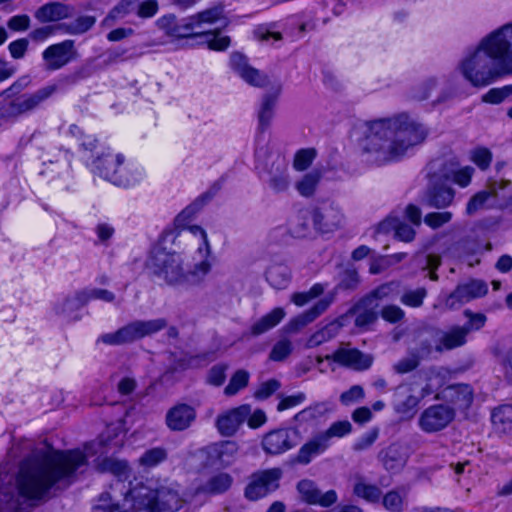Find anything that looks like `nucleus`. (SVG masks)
I'll list each match as a JSON object with an SVG mask.
<instances>
[{
	"mask_svg": "<svg viewBox=\"0 0 512 512\" xmlns=\"http://www.w3.org/2000/svg\"><path fill=\"white\" fill-rule=\"evenodd\" d=\"M187 233L193 236L197 242L196 253L198 260L190 270L184 271L182 287L200 286L204 283L212 268L209 261L210 245L206 232L200 226L193 225L188 227Z\"/></svg>",
	"mask_w": 512,
	"mask_h": 512,
	"instance_id": "8",
	"label": "nucleus"
},
{
	"mask_svg": "<svg viewBox=\"0 0 512 512\" xmlns=\"http://www.w3.org/2000/svg\"><path fill=\"white\" fill-rule=\"evenodd\" d=\"M512 94V85H506L501 88L490 89L483 95L482 100L486 103L499 104Z\"/></svg>",
	"mask_w": 512,
	"mask_h": 512,
	"instance_id": "57",
	"label": "nucleus"
},
{
	"mask_svg": "<svg viewBox=\"0 0 512 512\" xmlns=\"http://www.w3.org/2000/svg\"><path fill=\"white\" fill-rule=\"evenodd\" d=\"M488 291L487 285L480 280H471L464 284H459L445 300V306L448 309H457L461 305L484 296Z\"/></svg>",
	"mask_w": 512,
	"mask_h": 512,
	"instance_id": "19",
	"label": "nucleus"
},
{
	"mask_svg": "<svg viewBox=\"0 0 512 512\" xmlns=\"http://www.w3.org/2000/svg\"><path fill=\"white\" fill-rule=\"evenodd\" d=\"M198 36L205 37V41L207 42L208 47L212 50L222 51L227 49L230 45V38L228 36H221L218 32L200 33Z\"/></svg>",
	"mask_w": 512,
	"mask_h": 512,
	"instance_id": "54",
	"label": "nucleus"
},
{
	"mask_svg": "<svg viewBox=\"0 0 512 512\" xmlns=\"http://www.w3.org/2000/svg\"><path fill=\"white\" fill-rule=\"evenodd\" d=\"M282 475L283 471L278 467L254 472L249 477L248 484L244 489L245 498L257 501L276 491L279 488Z\"/></svg>",
	"mask_w": 512,
	"mask_h": 512,
	"instance_id": "12",
	"label": "nucleus"
},
{
	"mask_svg": "<svg viewBox=\"0 0 512 512\" xmlns=\"http://www.w3.org/2000/svg\"><path fill=\"white\" fill-rule=\"evenodd\" d=\"M471 160L482 170L489 167L492 161V153L487 148H476L471 152Z\"/></svg>",
	"mask_w": 512,
	"mask_h": 512,
	"instance_id": "61",
	"label": "nucleus"
},
{
	"mask_svg": "<svg viewBox=\"0 0 512 512\" xmlns=\"http://www.w3.org/2000/svg\"><path fill=\"white\" fill-rule=\"evenodd\" d=\"M56 91V86L43 87L31 94H23L15 98L0 99V118L7 122L16 120L21 115L37 109Z\"/></svg>",
	"mask_w": 512,
	"mask_h": 512,
	"instance_id": "9",
	"label": "nucleus"
},
{
	"mask_svg": "<svg viewBox=\"0 0 512 512\" xmlns=\"http://www.w3.org/2000/svg\"><path fill=\"white\" fill-rule=\"evenodd\" d=\"M280 388V382L276 379H270L260 384L258 389L254 392V397L259 400H264L270 397Z\"/></svg>",
	"mask_w": 512,
	"mask_h": 512,
	"instance_id": "62",
	"label": "nucleus"
},
{
	"mask_svg": "<svg viewBox=\"0 0 512 512\" xmlns=\"http://www.w3.org/2000/svg\"><path fill=\"white\" fill-rule=\"evenodd\" d=\"M45 62V69L54 71L61 69L77 57L75 41L71 39L64 40L47 47L42 53Z\"/></svg>",
	"mask_w": 512,
	"mask_h": 512,
	"instance_id": "17",
	"label": "nucleus"
},
{
	"mask_svg": "<svg viewBox=\"0 0 512 512\" xmlns=\"http://www.w3.org/2000/svg\"><path fill=\"white\" fill-rule=\"evenodd\" d=\"M293 352V343L288 338H281L272 347L269 359L274 362L286 360Z\"/></svg>",
	"mask_w": 512,
	"mask_h": 512,
	"instance_id": "49",
	"label": "nucleus"
},
{
	"mask_svg": "<svg viewBox=\"0 0 512 512\" xmlns=\"http://www.w3.org/2000/svg\"><path fill=\"white\" fill-rule=\"evenodd\" d=\"M286 313L283 308L276 307L269 313L258 319L250 328V333L253 336L262 335L274 327H276L285 317Z\"/></svg>",
	"mask_w": 512,
	"mask_h": 512,
	"instance_id": "34",
	"label": "nucleus"
},
{
	"mask_svg": "<svg viewBox=\"0 0 512 512\" xmlns=\"http://www.w3.org/2000/svg\"><path fill=\"white\" fill-rule=\"evenodd\" d=\"M353 493L369 503H378L382 497L381 489L374 484L368 483L361 475L355 476Z\"/></svg>",
	"mask_w": 512,
	"mask_h": 512,
	"instance_id": "39",
	"label": "nucleus"
},
{
	"mask_svg": "<svg viewBox=\"0 0 512 512\" xmlns=\"http://www.w3.org/2000/svg\"><path fill=\"white\" fill-rule=\"evenodd\" d=\"M281 92V86H278L274 93L266 94L258 112L259 129L263 132L271 124L274 116V109L276 106L277 98Z\"/></svg>",
	"mask_w": 512,
	"mask_h": 512,
	"instance_id": "36",
	"label": "nucleus"
},
{
	"mask_svg": "<svg viewBox=\"0 0 512 512\" xmlns=\"http://www.w3.org/2000/svg\"><path fill=\"white\" fill-rule=\"evenodd\" d=\"M233 483V477L225 472H220L210 477L203 485L202 490L210 494H222L226 492Z\"/></svg>",
	"mask_w": 512,
	"mask_h": 512,
	"instance_id": "43",
	"label": "nucleus"
},
{
	"mask_svg": "<svg viewBox=\"0 0 512 512\" xmlns=\"http://www.w3.org/2000/svg\"><path fill=\"white\" fill-rule=\"evenodd\" d=\"M312 219L315 227L322 232H331L340 228L344 222V214L334 204L324 205L314 210Z\"/></svg>",
	"mask_w": 512,
	"mask_h": 512,
	"instance_id": "22",
	"label": "nucleus"
},
{
	"mask_svg": "<svg viewBox=\"0 0 512 512\" xmlns=\"http://www.w3.org/2000/svg\"><path fill=\"white\" fill-rule=\"evenodd\" d=\"M453 199L454 190L451 187L433 183L425 194L424 202L429 207L441 209L449 206Z\"/></svg>",
	"mask_w": 512,
	"mask_h": 512,
	"instance_id": "32",
	"label": "nucleus"
},
{
	"mask_svg": "<svg viewBox=\"0 0 512 512\" xmlns=\"http://www.w3.org/2000/svg\"><path fill=\"white\" fill-rule=\"evenodd\" d=\"M420 362L421 361L417 356L409 351L407 357L400 359L393 365V370L397 374H406L415 370L419 366Z\"/></svg>",
	"mask_w": 512,
	"mask_h": 512,
	"instance_id": "55",
	"label": "nucleus"
},
{
	"mask_svg": "<svg viewBox=\"0 0 512 512\" xmlns=\"http://www.w3.org/2000/svg\"><path fill=\"white\" fill-rule=\"evenodd\" d=\"M359 282V275L356 270L346 269L341 276L338 287L342 289L353 290L358 286Z\"/></svg>",
	"mask_w": 512,
	"mask_h": 512,
	"instance_id": "64",
	"label": "nucleus"
},
{
	"mask_svg": "<svg viewBox=\"0 0 512 512\" xmlns=\"http://www.w3.org/2000/svg\"><path fill=\"white\" fill-rule=\"evenodd\" d=\"M352 431V425L349 421H336L330 425V427L324 431L319 433L323 441L326 443L327 447L330 446V441L332 438H342L348 435Z\"/></svg>",
	"mask_w": 512,
	"mask_h": 512,
	"instance_id": "47",
	"label": "nucleus"
},
{
	"mask_svg": "<svg viewBox=\"0 0 512 512\" xmlns=\"http://www.w3.org/2000/svg\"><path fill=\"white\" fill-rule=\"evenodd\" d=\"M266 280L276 289H284L291 281V271L283 263L271 264L266 270Z\"/></svg>",
	"mask_w": 512,
	"mask_h": 512,
	"instance_id": "37",
	"label": "nucleus"
},
{
	"mask_svg": "<svg viewBox=\"0 0 512 512\" xmlns=\"http://www.w3.org/2000/svg\"><path fill=\"white\" fill-rule=\"evenodd\" d=\"M123 162L124 157L121 154H102L94 160L93 170L97 175L114 185L126 187L131 184V179L124 173Z\"/></svg>",
	"mask_w": 512,
	"mask_h": 512,
	"instance_id": "13",
	"label": "nucleus"
},
{
	"mask_svg": "<svg viewBox=\"0 0 512 512\" xmlns=\"http://www.w3.org/2000/svg\"><path fill=\"white\" fill-rule=\"evenodd\" d=\"M100 470L109 472L115 476V480L110 485V491L107 492L110 500L117 502V506L121 508L122 502L126 498V494L137 483H143L134 478L131 480L132 471L127 461L114 458H105L100 464Z\"/></svg>",
	"mask_w": 512,
	"mask_h": 512,
	"instance_id": "10",
	"label": "nucleus"
},
{
	"mask_svg": "<svg viewBox=\"0 0 512 512\" xmlns=\"http://www.w3.org/2000/svg\"><path fill=\"white\" fill-rule=\"evenodd\" d=\"M74 13L71 5L62 2H49L40 6L34 13L40 23L59 22L70 18Z\"/></svg>",
	"mask_w": 512,
	"mask_h": 512,
	"instance_id": "26",
	"label": "nucleus"
},
{
	"mask_svg": "<svg viewBox=\"0 0 512 512\" xmlns=\"http://www.w3.org/2000/svg\"><path fill=\"white\" fill-rule=\"evenodd\" d=\"M238 452L237 444L233 441H222L208 447V457L214 464L227 467L233 463Z\"/></svg>",
	"mask_w": 512,
	"mask_h": 512,
	"instance_id": "28",
	"label": "nucleus"
},
{
	"mask_svg": "<svg viewBox=\"0 0 512 512\" xmlns=\"http://www.w3.org/2000/svg\"><path fill=\"white\" fill-rule=\"evenodd\" d=\"M420 398L413 395L410 389L406 386H398L393 394V406L397 413L411 416L418 404Z\"/></svg>",
	"mask_w": 512,
	"mask_h": 512,
	"instance_id": "31",
	"label": "nucleus"
},
{
	"mask_svg": "<svg viewBox=\"0 0 512 512\" xmlns=\"http://www.w3.org/2000/svg\"><path fill=\"white\" fill-rule=\"evenodd\" d=\"M146 267L157 280L169 286L182 287L184 268L181 255L156 247L152 249Z\"/></svg>",
	"mask_w": 512,
	"mask_h": 512,
	"instance_id": "6",
	"label": "nucleus"
},
{
	"mask_svg": "<svg viewBox=\"0 0 512 512\" xmlns=\"http://www.w3.org/2000/svg\"><path fill=\"white\" fill-rule=\"evenodd\" d=\"M464 315L468 318L467 323L461 326L466 329V333L469 334L472 331L480 330L486 323V316L482 313H473L471 310L466 309Z\"/></svg>",
	"mask_w": 512,
	"mask_h": 512,
	"instance_id": "56",
	"label": "nucleus"
},
{
	"mask_svg": "<svg viewBox=\"0 0 512 512\" xmlns=\"http://www.w3.org/2000/svg\"><path fill=\"white\" fill-rule=\"evenodd\" d=\"M452 216H453L452 213L449 211L432 212V213H428L424 217V222L426 225H428L432 229H437V228L443 226L444 224L450 222L452 219Z\"/></svg>",
	"mask_w": 512,
	"mask_h": 512,
	"instance_id": "59",
	"label": "nucleus"
},
{
	"mask_svg": "<svg viewBox=\"0 0 512 512\" xmlns=\"http://www.w3.org/2000/svg\"><path fill=\"white\" fill-rule=\"evenodd\" d=\"M230 63L233 70L248 84L255 87H264L269 83L268 76L251 67L242 54H232Z\"/></svg>",
	"mask_w": 512,
	"mask_h": 512,
	"instance_id": "24",
	"label": "nucleus"
},
{
	"mask_svg": "<svg viewBox=\"0 0 512 512\" xmlns=\"http://www.w3.org/2000/svg\"><path fill=\"white\" fill-rule=\"evenodd\" d=\"M401 294V285L398 281H390L373 289L366 297L364 303L373 304V301H389L397 299Z\"/></svg>",
	"mask_w": 512,
	"mask_h": 512,
	"instance_id": "35",
	"label": "nucleus"
},
{
	"mask_svg": "<svg viewBox=\"0 0 512 512\" xmlns=\"http://www.w3.org/2000/svg\"><path fill=\"white\" fill-rule=\"evenodd\" d=\"M391 231H394L395 237L398 240L404 242L413 241L416 235V231L411 225L396 217H387L377 227L378 233L387 234Z\"/></svg>",
	"mask_w": 512,
	"mask_h": 512,
	"instance_id": "27",
	"label": "nucleus"
},
{
	"mask_svg": "<svg viewBox=\"0 0 512 512\" xmlns=\"http://www.w3.org/2000/svg\"><path fill=\"white\" fill-rule=\"evenodd\" d=\"M96 23L92 15H80L73 21L62 22L57 25L58 30L68 35H82L88 32Z\"/></svg>",
	"mask_w": 512,
	"mask_h": 512,
	"instance_id": "38",
	"label": "nucleus"
},
{
	"mask_svg": "<svg viewBox=\"0 0 512 512\" xmlns=\"http://www.w3.org/2000/svg\"><path fill=\"white\" fill-rule=\"evenodd\" d=\"M250 375L246 370L239 369L231 377L228 385L224 389L227 396H233L244 389L249 382Z\"/></svg>",
	"mask_w": 512,
	"mask_h": 512,
	"instance_id": "50",
	"label": "nucleus"
},
{
	"mask_svg": "<svg viewBox=\"0 0 512 512\" xmlns=\"http://www.w3.org/2000/svg\"><path fill=\"white\" fill-rule=\"evenodd\" d=\"M167 455V450L163 447L151 448L142 454L139 464L145 468H152L165 461Z\"/></svg>",
	"mask_w": 512,
	"mask_h": 512,
	"instance_id": "48",
	"label": "nucleus"
},
{
	"mask_svg": "<svg viewBox=\"0 0 512 512\" xmlns=\"http://www.w3.org/2000/svg\"><path fill=\"white\" fill-rule=\"evenodd\" d=\"M491 421L496 430L503 433L512 431V406L502 405L496 408L491 416Z\"/></svg>",
	"mask_w": 512,
	"mask_h": 512,
	"instance_id": "44",
	"label": "nucleus"
},
{
	"mask_svg": "<svg viewBox=\"0 0 512 512\" xmlns=\"http://www.w3.org/2000/svg\"><path fill=\"white\" fill-rule=\"evenodd\" d=\"M86 304L87 297L84 291L81 290L58 301L54 306V311L58 315L71 318L72 320H79L80 317L73 314Z\"/></svg>",
	"mask_w": 512,
	"mask_h": 512,
	"instance_id": "30",
	"label": "nucleus"
},
{
	"mask_svg": "<svg viewBox=\"0 0 512 512\" xmlns=\"http://www.w3.org/2000/svg\"><path fill=\"white\" fill-rule=\"evenodd\" d=\"M373 304L364 303V298L350 309L349 313L355 315V325L359 328H366L373 324L378 315L372 308Z\"/></svg>",
	"mask_w": 512,
	"mask_h": 512,
	"instance_id": "42",
	"label": "nucleus"
},
{
	"mask_svg": "<svg viewBox=\"0 0 512 512\" xmlns=\"http://www.w3.org/2000/svg\"><path fill=\"white\" fill-rule=\"evenodd\" d=\"M467 336L466 329L459 325L452 326L447 331L442 332L435 345V351L441 353L462 347L467 343Z\"/></svg>",
	"mask_w": 512,
	"mask_h": 512,
	"instance_id": "29",
	"label": "nucleus"
},
{
	"mask_svg": "<svg viewBox=\"0 0 512 512\" xmlns=\"http://www.w3.org/2000/svg\"><path fill=\"white\" fill-rule=\"evenodd\" d=\"M505 39L496 30L484 37L477 47L459 62L458 70L474 87H485L501 76L511 74Z\"/></svg>",
	"mask_w": 512,
	"mask_h": 512,
	"instance_id": "3",
	"label": "nucleus"
},
{
	"mask_svg": "<svg viewBox=\"0 0 512 512\" xmlns=\"http://www.w3.org/2000/svg\"><path fill=\"white\" fill-rule=\"evenodd\" d=\"M427 136L428 129L407 113L376 119L366 124L361 154L367 163L382 166L402 159Z\"/></svg>",
	"mask_w": 512,
	"mask_h": 512,
	"instance_id": "2",
	"label": "nucleus"
},
{
	"mask_svg": "<svg viewBox=\"0 0 512 512\" xmlns=\"http://www.w3.org/2000/svg\"><path fill=\"white\" fill-rule=\"evenodd\" d=\"M380 315L389 323H397L404 318L405 312L399 306L386 305L382 308Z\"/></svg>",
	"mask_w": 512,
	"mask_h": 512,
	"instance_id": "63",
	"label": "nucleus"
},
{
	"mask_svg": "<svg viewBox=\"0 0 512 512\" xmlns=\"http://www.w3.org/2000/svg\"><path fill=\"white\" fill-rule=\"evenodd\" d=\"M222 9L220 8H211L204 10L202 12L197 13L196 15L191 16V21L193 23V27L200 25L201 23H213L221 17Z\"/></svg>",
	"mask_w": 512,
	"mask_h": 512,
	"instance_id": "58",
	"label": "nucleus"
},
{
	"mask_svg": "<svg viewBox=\"0 0 512 512\" xmlns=\"http://www.w3.org/2000/svg\"><path fill=\"white\" fill-rule=\"evenodd\" d=\"M159 29L163 30L168 36L176 38H189L198 36L193 33V23L191 18H185L181 22L173 14H168L159 18L156 22Z\"/></svg>",
	"mask_w": 512,
	"mask_h": 512,
	"instance_id": "25",
	"label": "nucleus"
},
{
	"mask_svg": "<svg viewBox=\"0 0 512 512\" xmlns=\"http://www.w3.org/2000/svg\"><path fill=\"white\" fill-rule=\"evenodd\" d=\"M316 157L314 148L300 149L296 152L293 160V167L297 171L306 170Z\"/></svg>",
	"mask_w": 512,
	"mask_h": 512,
	"instance_id": "51",
	"label": "nucleus"
},
{
	"mask_svg": "<svg viewBox=\"0 0 512 512\" xmlns=\"http://www.w3.org/2000/svg\"><path fill=\"white\" fill-rule=\"evenodd\" d=\"M380 455L384 467L389 471H398L407 462L406 450L399 444H391Z\"/></svg>",
	"mask_w": 512,
	"mask_h": 512,
	"instance_id": "33",
	"label": "nucleus"
},
{
	"mask_svg": "<svg viewBox=\"0 0 512 512\" xmlns=\"http://www.w3.org/2000/svg\"><path fill=\"white\" fill-rule=\"evenodd\" d=\"M325 359L332 360L342 366L357 371L367 370L373 363V357L371 355L344 345L339 347L333 354L326 355Z\"/></svg>",
	"mask_w": 512,
	"mask_h": 512,
	"instance_id": "18",
	"label": "nucleus"
},
{
	"mask_svg": "<svg viewBox=\"0 0 512 512\" xmlns=\"http://www.w3.org/2000/svg\"><path fill=\"white\" fill-rule=\"evenodd\" d=\"M136 10V14L141 18L153 17L158 11V2L156 0H147L138 2V0H121L103 19L102 25L109 27L114 22L129 13Z\"/></svg>",
	"mask_w": 512,
	"mask_h": 512,
	"instance_id": "15",
	"label": "nucleus"
},
{
	"mask_svg": "<svg viewBox=\"0 0 512 512\" xmlns=\"http://www.w3.org/2000/svg\"><path fill=\"white\" fill-rule=\"evenodd\" d=\"M255 156L259 174L268 187L275 193L286 192L290 188L291 177L285 157L265 147L258 148Z\"/></svg>",
	"mask_w": 512,
	"mask_h": 512,
	"instance_id": "5",
	"label": "nucleus"
},
{
	"mask_svg": "<svg viewBox=\"0 0 512 512\" xmlns=\"http://www.w3.org/2000/svg\"><path fill=\"white\" fill-rule=\"evenodd\" d=\"M455 410L444 404H435L426 408L418 419L420 429L426 433H435L445 429L454 419Z\"/></svg>",
	"mask_w": 512,
	"mask_h": 512,
	"instance_id": "14",
	"label": "nucleus"
},
{
	"mask_svg": "<svg viewBox=\"0 0 512 512\" xmlns=\"http://www.w3.org/2000/svg\"><path fill=\"white\" fill-rule=\"evenodd\" d=\"M509 180H492L487 182L484 190L476 193L468 202L466 212L469 215L475 214L484 208L500 206L501 201H506L512 196Z\"/></svg>",
	"mask_w": 512,
	"mask_h": 512,
	"instance_id": "11",
	"label": "nucleus"
},
{
	"mask_svg": "<svg viewBox=\"0 0 512 512\" xmlns=\"http://www.w3.org/2000/svg\"><path fill=\"white\" fill-rule=\"evenodd\" d=\"M167 327L168 321L165 318L134 320L114 332L102 334L97 339V342L109 346L130 344L139 339L152 336Z\"/></svg>",
	"mask_w": 512,
	"mask_h": 512,
	"instance_id": "7",
	"label": "nucleus"
},
{
	"mask_svg": "<svg viewBox=\"0 0 512 512\" xmlns=\"http://www.w3.org/2000/svg\"><path fill=\"white\" fill-rule=\"evenodd\" d=\"M88 464L79 449H35L22 459L16 472L0 466V512H28L51 498V491L70 486Z\"/></svg>",
	"mask_w": 512,
	"mask_h": 512,
	"instance_id": "1",
	"label": "nucleus"
},
{
	"mask_svg": "<svg viewBox=\"0 0 512 512\" xmlns=\"http://www.w3.org/2000/svg\"><path fill=\"white\" fill-rule=\"evenodd\" d=\"M445 393V397L459 408H468L473 400L472 389L467 384L451 385L446 389Z\"/></svg>",
	"mask_w": 512,
	"mask_h": 512,
	"instance_id": "40",
	"label": "nucleus"
},
{
	"mask_svg": "<svg viewBox=\"0 0 512 512\" xmlns=\"http://www.w3.org/2000/svg\"><path fill=\"white\" fill-rule=\"evenodd\" d=\"M427 295L425 288H417L415 290H409L400 294V301L402 304L410 307H420L423 304V300Z\"/></svg>",
	"mask_w": 512,
	"mask_h": 512,
	"instance_id": "52",
	"label": "nucleus"
},
{
	"mask_svg": "<svg viewBox=\"0 0 512 512\" xmlns=\"http://www.w3.org/2000/svg\"><path fill=\"white\" fill-rule=\"evenodd\" d=\"M300 436L297 430L280 428L266 433L262 438V448L266 454L280 455L297 446Z\"/></svg>",
	"mask_w": 512,
	"mask_h": 512,
	"instance_id": "16",
	"label": "nucleus"
},
{
	"mask_svg": "<svg viewBox=\"0 0 512 512\" xmlns=\"http://www.w3.org/2000/svg\"><path fill=\"white\" fill-rule=\"evenodd\" d=\"M297 490L301 495L302 500L308 504L329 507L336 503L338 499L336 491L329 490L325 493H322L317 488L316 484L308 479L301 480L297 484Z\"/></svg>",
	"mask_w": 512,
	"mask_h": 512,
	"instance_id": "23",
	"label": "nucleus"
},
{
	"mask_svg": "<svg viewBox=\"0 0 512 512\" xmlns=\"http://www.w3.org/2000/svg\"><path fill=\"white\" fill-rule=\"evenodd\" d=\"M320 179L321 173L319 171H311L305 174L301 178V180H299L296 183V190L299 192L300 195L304 197H310L315 193L316 188L320 182Z\"/></svg>",
	"mask_w": 512,
	"mask_h": 512,
	"instance_id": "46",
	"label": "nucleus"
},
{
	"mask_svg": "<svg viewBox=\"0 0 512 512\" xmlns=\"http://www.w3.org/2000/svg\"><path fill=\"white\" fill-rule=\"evenodd\" d=\"M327 448L326 443L323 441L321 436L317 434L299 449L296 456V462L300 464H308L313 456L323 453Z\"/></svg>",
	"mask_w": 512,
	"mask_h": 512,
	"instance_id": "41",
	"label": "nucleus"
},
{
	"mask_svg": "<svg viewBox=\"0 0 512 512\" xmlns=\"http://www.w3.org/2000/svg\"><path fill=\"white\" fill-rule=\"evenodd\" d=\"M365 397V392L362 386L353 385L349 390L340 395V401L343 405H351L362 400Z\"/></svg>",
	"mask_w": 512,
	"mask_h": 512,
	"instance_id": "60",
	"label": "nucleus"
},
{
	"mask_svg": "<svg viewBox=\"0 0 512 512\" xmlns=\"http://www.w3.org/2000/svg\"><path fill=\"white\" fill-rule=\"evenodd\" d=\"M121 504L123 512H176L185 500L176 482L164 481L156 487L137 483Z\"/></svg>",
	"mask_w": 512,
	"mask_h": 512,
	"instance_id": "4",
	"label": "nucleus"
},
{
	"mask_svg": "<svg viewBox=\"0 0 512 512\" xmlns=\"http://www.w3.org/2000/svg\"><path fill=\"white\" fill-rule=\"evenodd\" d=\"M251 413V406L243 404L220 414L216 419V427L223 436H232Z\"/></svg>",
	"mask_w": 512,
	"mask_h": 512,
	"instance_id": "21",
	"label": "nucleus"
},
{
	"mask_svg": "<svg viewBox=\"0 0 512 512\" xmlns=\"http://www.w3.org/2000/svg\"><path fill=\"white\" fill-rule=\"evenodd\" d=\"M383 506L390 512H402L404 509V496L392 490L383 496Z\"/></svg>",
	"mask_w": 512,
	"mask_h": 512,
	"instance_id": "53",
	"label": "nucleus"
},
{
	"mask_svg": "<svg viewBox=\"0 0 512 512\" xmlns=\"http://www.w3.org/2000/svg\"><path fill=\"white\" fill-rule=\"evenodd\" d=\"M196 416L194 407L186 403H177L168 409L165 415V424L171 431H184L191 427Z\"/></svg>",
	"mask_w": 512,
	"mask_h": 512,
	"instance_id": "20",
	"label": "nucleus"
},
{
	"mask_svg": "<svg viewBox=\"0 0 512 512\" xmlns=\"http://www.w3.org/2000/svg\"><path fill=\"white\" fill-rule=\"evenodd\" d=\"M339 329L340 326L338 324L329 323L328 325L313 333L307 340L305 347L308 349L314 348L333 339L338 334Z\"/></svg>",
	"mask_w": 512,
	"mask_h": 512,
	"instance_id": "45",
	"label": "nucleus"
}]
</instances>
